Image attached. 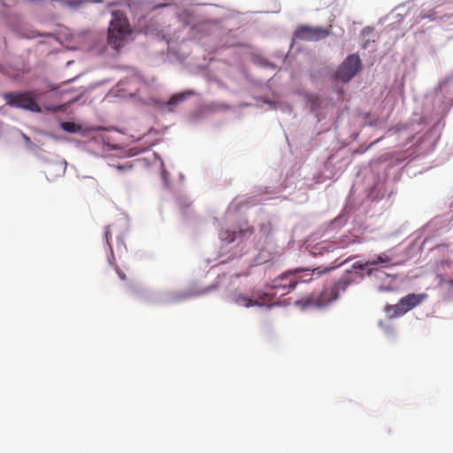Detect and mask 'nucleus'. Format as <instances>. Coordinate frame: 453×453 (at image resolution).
I'll return each mask as SVG.
<instances>
[{
	"label": "nucleus",
	"instance_id": "nucleus-13",
	"mask_svg": "<svg viewBox=\"0 0 453 453\" xmlns=\"http://www.w3.org/2000/svg\"><path fill=\"white\" fill-rule=\"evenodd\" d=\"M390 261L391 258L386 253H381L375 259L368 260L365 263V265H377L379 264L388 263Z\"/></svg>",
	"mask_w": 453,
	"mask_h": 453
},
{
	"label": "nucleus",
	"instance_id": "nucleus-17",
	"mask_svg": "<svg viewBox=\"0 0 453 453\" xmlns=\"http://www.w3.org/2000/svg\"><path fill=\"white\" fill-rule=\"evenodd\" d=\"M111 235V228H110V226H106L104 229V237H105L107 243H109Z\"/></svg>",
	"mask_w": 453,
	"mask_h": 453
},
{
	"label": "nucleus",
	"instance_id": "nucleus-22",
	"mask_svg": "<svg viewBox=\"0 0 453 453\" xmlns=\"http://www.w3.org/2000/svg\"><path fill=\"white\" fill-rule=\"evenodd\" d=\"M234 236H233L231 239H230V242H234Z\"/></svg>",
	"mask_w": 453,
	"mask_h": 453
},
{
	"label": "nucleus",
	"instance_id": "nucleus-7",
	"mask_svg": "<svg viewBox=\"0 0 453 453\" xmlns=\"http://www.w3.org/2000/svg\"><path fill=\"white\" fill-rule=\"evenodd\" d=\"M428 297L427 294H409L402 297L393 307L396 315H403L411 309L422 303Z\"/></svg>",
	"mask_w": 453,
	"mask_h": 453
},
{
	"label": "nucleus",
	"instance_id": "nucleus-6",
	"mask_svg": "<svg viewBox=\"0 0 453 453\" xmlns=\"http://www.w3.org/2000/svg\"><path fill=\"white\" fill-rule=\"evenodd\" d=\"M331 33V26L329 28L321 27H311L308 25L299 26L295 33L296 39L300 41L315 42L326 38Z\"/></svg>",
	"mask_w": 453,
	"mask_h": 453
},
{
	"label": "nucleus",
	"instance_id": "nucleus-12",
	"mask_svg": "<svg viewBox=\"0 0 453 453\" xmlns=\"http://www.w3.org/2000/svg\"><path fill=\"white\" fill-rule=\"evenodd\" d=\"M61 128L68 133H78L81 130V127L74 122L65 121L60 124Z\"/></svg>",
	"mask_w": 453,
	"mask_h": 453
},
{
	"label": "nucleus",
	"instance_id": "nucleus-1",
	"mask_svg": "<svg viewBox=\"0 0 453 453\" xmlns=\"http://www.w3.org/2000/svg\"><path fill=\"white\" fill-rule=\"evenodd\" d=\"M131 34L132 28L128 19L119 12H113L108 28V44L118 50L126 45Z\"/></svg>",
	"mask_w": 453,
	"mask_h": 453
},
{
	"label": "nucleus",
	"instance_id": "nucleus-18",
	"mask_svg": "<svg viewBox=\"0 0 453 453\" xmlns=\"http://www.w3.org/2000/svg\"><path fill=\"white\" fill-rule=\"evenodd\" d=\"M367 265L365 264H361L360 262H357L353 265L354 268L364 270Z\"/></svg>",
	"mask_w": 453,
	"mask_h": 453
},
{
	"label": "nucleus",
	"instance_id": "nucleus-8",
	"mask_svg": "<svg viewBox=\"0 0 453 453\" xmlns=\"http://www.w3.org/2000/svg\"><path fill=\"white\" fill-rule=\"evenodd\" d=\"M337 265L333 266H325V267H316L312 270L311 269H298L294 271L296 277L299 278L300 282H310L312 280L313 275L320 276L326 273H329L333 269H334Z\"/></svg>",
	"mask_w": 453,
	"mask_h": 453
},
{
	"label": "nucleus",
	"instance_id": "nucleus-14",
	"mask_svg": "<svg viewBox=\"0 0 453 453\" xmlns=\"http://www.w3.org/2000/svg\"><path fill=\"white\" fill-rule=\"evenodd\" d=\"M361 239L357 236H355L353 235V237L351 236H344L342 238H341L340 240V245L342 248H344L346 246H348L349 244L350 243H361Z\"/></svg>",
	"mask_w": 453,
	"mask_h": 453
},
{
	"label": "nucleus",
	"instance_id": "nucleus-4",
	"mask_svg": "<svg viewBox=\"0 0 453 453\" xmlns=\"http://www.w3.org/2000/svg\"><path fill=\"white\" fill-rule=\"evenodd\" d=\"M361 68L362 62L359 56L349 55L335 71L334 79L347 83L359 73Z\"/></svg>",
	"mask_w": 453,
	"mask_h": 453
},
{
	"label": "nucleus",
	"instance_id": "nucleus-10",
	"mask_svg": "<svg viewBox=\"0 0 453 453\" xmlns=\"http://www.w3.org/2000/svg\"><path fill=\"white\" fill-rule=\"evenodd\" d=\"M196 95V92L194 90H186L184 92L177 93L173 95L170 99L167 102V105L169 107L175 106L178 104L185 101L187 98Z\"/></svg>",
	"mask_w": 453,
	"mask_h": 453
},
{
	"label": "nucleus",
	"instance_id": "nucleus-3",
	"mask_svg": "<svg viewBox=\"0 0 453 453\" xmlns=\"http://www.w3.org/2000/svg\"><path fill=\"white\" fill-rule=\"evenodd\" d=\"M339 294L334 285L326 287L319 296L312 295L296 301V304L302 309L316 307L320 308L337 300Z\"/></svg>",
	"mask_w": 453,
	"mask_h": 453
},
{
	"label": "nucleus",
	"instance_id": "nucleus-5",
	"mask_svg": "<svg viewBox=\"0 0 453 453\" xmlns=\"http://www.w3.org/2000/svg\"><path fill=\"white\" fill-rule=\"evenodd\" d=\"M4 99L10 106L22 108L34 112H41V108L36 102V97L32 96L30 92L5 93Z\"/></svg>",
	"mask_w": 453,
	"mask_h": 453
},
{
	"label": "nucleus",
	"instance_id": "nucleus-9",
	"mask_svg": "<svg viewBox=\"0 0 453 453\" xmlns=\"http://www.w3.org/2000/svg\"><path fill=\"white\" fill-rule=\"evenodd\" d=\"M233 300L236 304L244 307L268 305L267 303L262 302V294L259 293H256L251 298L242 294L234 293L233 295Z\"/></svg>",
	"mask_w": 453,
	"mask_h": 453
},
{
	"label": "nucleus",
	"instance_id": "nucleus-11",
	"mask_svg": "<svg viewBox=\"0 0 453 453\" xmlns=\"http://www.w3.org/2000/svg\"><path fill=\"white\" fill-rule=\"evenodd\" d=\"M354 281L355 280H352L349 274L344 275L334 284V287L337 288V292L340 295V291H345Z\"/></svg>",
	"mask_w": 453,
	"mask_h": 453
},
{
	"label": "nucleus",
	"instance_id": "nucleus-21",
	"mask_svg": "<svg viewBox=\"0 0 453 453\" xmlns=\"http://www.w3.org/2000/svg\"><path fill=\"white\" fill-rule=\"evenodd\" d=\"M117 273H118V274H119V278H120L121 280H126V279H127L126 274H125L124 273H122L121 271H119V269H117Z\"/></svg>",
	"mask_w": 453,
	"mask_h": 453
},
{
	"label": "nucleus",
	"instance_id": "nucleus-15",
	"mask_svg": "<svg viewBox=\"0 0 453 453\" xmlns=\"http://www.w3.org/2000/svg\"><path fill=\"white\" fill-rule=\"evenodd\" d=\"M319 99L317 96H311L309 99V103L311 104V111H316V108L319 104Z\"/></svg>",
	"mask_w": 453,
	"mask_h": 453
},
{
	"label": "nucleus",
	"instance_id": "nucleus-20",
	"mask_svg": "<svg viewBox=\"0 0 453 453\" xmlns=\"http://www.w3.org/2000/svg\"><path fill=\"white\" fill-rule=\"evenodd\" d=\"M322 249L326 250V251H331L334 250V247L331 246L330 244H325L324 246H322Z\"/></svg>",
	"mask_w": 453,
	"mask_h": 453
},
{
	"label": "nucleus",
	"instance_id": "nucleus-16",
	"mask_svg": "<svg viewBox=\"0 0 453 453\" xmlns=\"http://www.w3.org/2000/svg\"><path fill=\"white\" fill-rule=\"evenodd\" d=\"M111 167L116 168L117 170H119V171H124V170L132 169V165H130V164L112 165Z\"/></svg>",
	"mask_w": 453,
	"mask_h": 453
},
{
	"label": "nucleus",
	"instance_id": "nucleus-19",
	"mask_svg": "<svg viewBox=\"0 0 453 453\" xmlns=\"http://www.w3.org/2000/svg\"><path fill=\"white\" fill-rule=\"evenodd\" d=\"M62 106H50V107H48L47 110L49 111H60L62 110Z\"/></svg>",
	"mask_w": 453,
	"mask_h": 453
},
{
	"label": "nucleus",
	"instance_id": "nucleus-2",
	"mask_svg": "<svg viewBox=\"0 0 453 453\" xmlns=\"http://www.w3.org/2000/svg\"><path fill=\"white\" fill-rule=\"evenodd\" d=\"M299 283V278L296 277L292 271L282 273L273 280L271 288L262 293V302L268 305L274 303L277 296H283L295 289Z\"/></svg>",
	"mask_w": 453,
	"mask_h": 453
}]
</instances>
